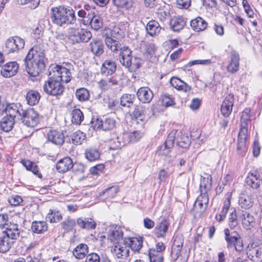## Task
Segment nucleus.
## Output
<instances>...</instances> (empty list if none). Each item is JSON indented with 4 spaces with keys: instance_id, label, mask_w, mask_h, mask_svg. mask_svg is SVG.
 <instances>
[{
    "instance_id": "1",
    "label": "nucleus",
    "mask_w": 262,
    "mask_h": 262,
    "mask_svg": "<svg viewBox=\"0 0 262 262\" xmlns=\"http://www.w3.org/2000/svg\"><path fill=\"white\" fill-rule=\"evenodd\" d=\"M45 58L44 51L38 46H34L28 52L25 62L26 69L31 76L36 77L45 69Z\"/></svg>"
},
{
    "instance_id": "2",
    "label": "nucleus",
    "mask_w": 262,
    "mask_h": 262,
    "mask_svg": "<svg viewBox=\"0 0 262 262\" xmlns=\"http://www.w3.org/2000/svg\"><path fill=\"white\" fill-rule=\"evenodd\" d=\"M50 17L53 24L59 26L74 24L76 20L75 12L72 8L63 6L52 8Z\"/></svg>"
},
{
    "instance_id": "3",
    "label": "nucleus",
    "mask_w": 262,
    "mask_h": 262,
    "mask_svg": "<svg viewBox=\"0 0 262 262\" xmlns=\"http://www.w3.org/2000/svg\"><path fill=\"white\" fill-rule=\"evenodd\" d=\"M105 42L107 48L112 52H116L120 49V62L123 66L127 69L128 71L130 72L131 50L129 47L124 46L121 48V44L118 40L108 35L105 37Z\"/></svg>"
},
{
    "instance_id": "4",
    "label": "nucleus",
    "mask_w": 262,
    "mask_h": 262,
    "mask_svg": "<svg viewBox=\"0 0 262 262\" xmlns=\"http://www.w3.org/2000/svg\"><path fill=\"white\" fill-rule=\"evenodd\" d=\"M224 239L228 249L234 248L238 252L243 250V244L241 236L237 231L230 232L228 228L224 230Z\"/></svg>"
},
{
    "instance_id": "5",
    "label": "nucleus",
    "mask_w": 262,
    "mask_h": 262,
    "mask_svg": "<svg viewBox=\"0 0 262 262\" xmlns=\"http://www.w3.org/2000/svg\"><path fill=\"white\" fill-rule=\"evenodd\" d=\"M42 88L43 92L48 95L56 97L61 95L64 90L62 83L52 75L48 80L45 81Z\"/></svg>"
},
{
    "instance_id": "6",
    "label": "nucleus",
    "mask_w": 262,
    "mask_h": 262,
    "mask_svg": "<svg viewBox=\"0 0 262 262\" xmlns=\"http://www.w3.org/2000/svg\"><path fill=\"white\" fill-rule=\"evenodd\" d=\"M69 39L73 43L88 42L92 38L90 31L83 29L70 28L68 32Z\"/></svg>"
},
{
    "instance_id": "7",
    "label": "nucleus",
    "mask_w": 262,
    "mask_h": 262,
    "mask_svg": "<svg viewBox=\"0 0 262 262\" xmlns=\"http://www.w3.org/2000/svg\"><path fill=\"white\" fill-rule=\"evenodd\" d=\"M21 122L27 126L34 127L36 126L39 122V114L34 110L30 108L27 110H21Z\"/></svg>"
},
{
    "instance_id": "8",
    "label": "nucleus",
    "mask_w": 262,
    "mask_h": 262,
    "mask_svg": "<svg viewBox=\"0 0 262 262\" xmlns=\"http://www.w3.org/2000/svg\"><path fill=\"white\" fill-rule=\"evenodd\" d=\"M52 75L61 83L63 82L68 83L71 80V75L69 70L60 66L56 65L50 67L49 75Z\"/></svg>"
},
{
    "instance_id": "9",
    "label": "nucleus",
    "mask_w": 262,
    "mask_h": 262,
    "mask_svg": "<svg viewBox=\"0 0 262 262\" xmlns=\"http://www.w3.org/2000/svg\"><path fill=\"white\" fill-rule=\"evenodd\" d=\"M25 46V41L18 36H14L8 38L4 48L5 52L9 54L18 52L22 50Z\"/></svg>"
},
{
    "instance_id": "10",
    "label": "nucleus",
    "mask_w": 262,
    "mask_h": 262,
    "mask_svg": "<svg viewBox=\"0 0 262 262\" xmlns=\"http://www.w3.org/2000/svg\"><path fill=\"white\" fill-rule=\"evenodd\" d=\"M176 133L177 131L174 130L170 132L164 144L158 148L157 154L161 156H167L169 154L174 145Z\"/></svg>"
},
{
    "instance_id": "11",
    "label": "nucleus",
    "mask_w": 262,
    "mask_h": 262,
    "mask_svg": "<svg viewBox=\"0 0 262 262\" xmlns=\"http://www.w3.org/2000/svg\"><path fill=\"white\" fill-rule=\"evenodd\" d=\"M79 20L85 26L90 25L92 29L95 31L99 30L103 25L102 19L100 16L96 15L95 13L85 19H79Z\"/></svg>"
},
{
    "instance_id": "12",
    "label": "nucleus",
    "mask_w": 262,
    "mask_h": 262,
    "mask_svg": "<svg viewBox=\"0 0 262 262\" xmlns=\"http://www.w3.org/2000/svg\"><path fill=\"white\" fill-rule=\"evenodd\" d=\"M47 140L56 145L60 146L64 141V136L62 131L57 129H51L47 133Z\"/></svg>"
},
{
    "instance_id": "13",
    "label": "nucleus",
    "mask_w": 262,
    "mask_h": 262,
    "mask_svg": "<svg viewBox=\"0 0 262 262\" xmlns=\"http://www.w3.org/2000/svg\"><path fill=\"white\" fill-rule=\"evenodd\" d=\"M20 232V231L18 228L17 224H11L7 225L6 230L3 231L2 234L6 237H8L14 244L15 241L19 237Z\"/></svg>"
},
{
    "instance_id": "14",
    "label": "nucleus",
    "mask_w": 262,
    "mask_h": 262,
    "mask_svg": "<svg viewBox=\"0 0 262 262\" xmlns=\"http://www.w3.org/2000/svg\"><path fill=\"white\" fill-rule=\"evenodd\" d=\"M144 112L145 107L143 105H139L135 107L132 117V125L140 124L143 126L145 119Z\"/></svg>"
},
{
    "instance_id": "15",
    "label": "nucleus",
    "mask_w": 262,
    "mask_h": 262,
    "mask_svg": "<svg viewBox=\"0 0 262 262\" xmlns=\"http://www.w3.org/2000/svg\"><path fill=\"white\" fill-rule=\"evenodd\" d=\"M2 107L4 108H0V115H3L5 112L8 116H11L14 119L16 117L17 115L21 116V106L19 104L11 103L7 104L6 107L2 105Z\"/></svg>"
},
{
    "instance_id": "16",
    "label": "nucleus",
    "mask_w": 262,
    "mask_h": 262,
    "mask_svg": "<svg viewBox=\"0 0 262 262\" xmlns=\"http://www.w3.org/2000/svg\"><path fill=\"white\" fill-rule=\"evenodd\" d=\"M247 137V130L245 128L240 129L237 143V151L239 155H243L247 151L246 141Z\"/></svg>"
},
{
    "instance_id": "17",
    "label": "nucleus",
    "mask_w": 262,
    "mask_h": 262,
    "mask_svg": "<svg viewBox=\"0 0 262 262\" xmlns=\"http://www.w3.org/2000/svg\"><path fill=\"white\" fill-rule=\"evenodd\" d=\"M116 122L113 118L110 117H103L102 119H97L95 127L103 130H110L115 126Z\"/></svg>"
},
{
    "instance_id": "18",
    "label": "nucleus",
    "mask_w": 262,
    "mask_h": 262,
    "mask_svg": "<svg viewBox=\"0 0 262 262\" xmlns=\"http://www.w3.org/2000/svg\"><path fill=\"white\" fill-rule=\"evenodd\" d=\"M234 102V97L233 95H228L224 99L221 107V111L223 115L228 117L232 110Z\"/></svg>"
},
{
    "instance_id": "19",
    "label": "nucleus",
    "mask_w": 262,
    "mask_h": 262,
    "mask_svg": "<svg viewBox=\"0 0 262 262\" xmlns=\"http://www.w3.org/2000/svg\"><path fill=\"white\" fill-rule=\"evenodd\" d=\"M18 68V64L16 62H9L2 67L1 73L5 77H10L16 74Z\"/></svg>"
},
{
    "instance_id": "20",
    "label": "nucleus",
    "mask_w": 262,
    "mask_h": 262,
    "mask_svg": "<svg viewBox=\"0 0 262 262\" xmlns=\"http://www.w3.org/2000/svg\"><path fill=\"white\" fill-rule=\"evenodd\" d=\"M138 99L142 103H149L152 100L154 95L152 92L148 87H141L137 92Z\"/></svg>"
},
{
    "instance_id": "21",
    "label": "nucleus",
    "mask_w": 262,
    "mask_h": 262,
    "mask_svg": "<svg viewBox=\"0 0 262 262\" xmlns=\"http://www.w3.org/2000/svg\"><path fill=\"white\" fill-rule=\"evenodd\" d=\"M230 56L231 59L227 70L230 73H234L239 69L240 57L239 54L234 50L231 51Z\"/></svg>"
},
{
    "instance_id": "22",
    "label": "nucleus",
    "mask_w": 262,
    "mask_h": 262,
    "mask_svg": "<svg viewBox=\"0 0 262 262\" xmlns=\"http://www.w3.org/2000/svg\"><path fill=\"white\" fill-rule=\"evenodd\" d=\"M56 169L59 172H66L73 166L72 160L69 157H65L59 160L56 163Z\"/></svg>"
},
{
    "instance_id": "23",
    "label": "nucleus",
    "mask_w": 262,
    "mask_h": 262,
    "mask_svg": "<svg viewBox=\"0 0 262 262\" xmlns=\"http://www.w3.org/2000/svg\"><path fill=\"white\" fill-rule=\"evenodd\" d=\"M169 226V223L167 220H162L155 227L154 229L155 234L158 238L165 237Z\"/></svg>"
},
{
    "instance_id": "24",
    "label": "nucleus",
    "mask_w": 262,
    "mask_h": 262,
    "mask_svg": "<svg viewBox=\"0 0 262 262\" xmlns=\"http://www.w3.org/2000/svg\"><path fill=\"white\" fill-rule=\"evenodd\" d=\"M89 247L85 244L78 245L73 250V254L77 259H83L88 254Z\"/></svg>"
},
{
    "instance_id": "25",
    "label": "nucleus",
    "mask_w": 262,
    "mask_h": 262,
    "mask_svg": "<svg viewBox=\"0 0 262 262\" xmlns=\"http://www.w3.org/2000/svg\"><path fill=\"white\" fill-rule=\"evenodd\" d=\"M183 244V241L181 236H177L173 241L171 248V255L173 258H178L180 254Z\"/></svg>"
},
{
    "instance_id": "26",
    "label": "nucleus",
    "mask_w": 262,
    "mask_h": 262,
    "mask_svg": "<svg viewBox=\"0 0 262 262\" xmlns=\"http://www.w3.org/2000/svg\"><path fill=\"white\" fill-rule=\"evenodd\" d=\"M190 26L195 32H199L206 29L207 23L199 16L191 20Z\"/></svg>"
},
{
    "instance_id": "27",
    "label": "nucleus",
    "mask_w": 262,
    "mask_h": 262,
    "mask_svg": "<svg viewBox=\"0 0 262 262\" xmlns=\"http://www.w3.org/2000/svg\"><path fill=\"white\" fill-rule=\"evenodd\" d=\"M15 119L11 116H6L2 118L0 122L1 129L5 132L11 131L14 127Z\"/></svg>"
},
{
    "instance_id": "28",
    "label": "nucleus",
    "mask_w": 262,
    "mask_h": 262,
    "mask_svg": "<svg viewBox=\"0 0 262 262\" xmlns=\"http://www.w3.org/2000/svg\"><path fill=\"white\" fill-rule=\"evenodd\" d=\"M241 217L244 228L250 230L253 227L255 219L252 214L248 212L243 211Z\"/></svg>"
},
{
    "instance_id": "29",
    "label": "nucleus",
    "mask_w": 262,
    "mask_h": 262,
    "mask_svg": "<svg viewBox=\"0 0 262 262\" xmlns=\"http://www.w3.org/2000/svg\"><path fill=\"white\" fill-rule=\"evenodd\" d=\"M122 236L123 233L121 230L119 228H116L109 231L107 240L114 245L118 244L119 242L122 239Z\"/></svg>"
},
{
    "instance_id": "30",
    "label": "nucleus",
    "mask_w": 262,
    "mask_h": 262,
    "mask_svg": "<svg viewBox=\"0 0 262 262\" xmlns=\"http://www.w3.org/2000/svg\"><path fill=\"white\" fill-rule=\"evenodd\" d=\"M116 70V63L114 61L108 60L103 63L101 68V72L105 76L112 75Z\"/></svg>"
},
{
    "instance_id": "31",
    "label": "nucleus",
    "mask_w": 262,
    "mask_h": 262,
    "mask_svg": "<svg viewBox=\"0 0 262 262\" xmlns=\"http://www.w3.org/2000/svg\"><path fill=\"white\" fill-rule=\"evenodd\" d=\"M161 29L159 23L154 20L149 21L146 27L147 32L151 36L159 34Z\"/></svg>"
},
{
    "instance_id": "32",
    "label": "nucleus",
    "mask_w": 262,
    "mask_h": 262,
    "mask_svg": "<svg viewBox=\"0 0 262 262\" xmlns=\"http://www.w3.org/2000/svg\"><path fill=\"white\" fill-rule=\"evenodd\" d=\"M20 163L25 167L27 170L32 172V173L39 178L42 177V174L39 172L38 166L35 163L30 160L26 159H22L20 161Z\"/></svg>"
},
{
    "instance_id": "33",
    "label": "nucleus",
    "mask_w": 262,
    "mask_h": 262,
    "mask_svg": "<svg viewBox=\"0 0 262 262\" xmlns=\"http://www.w3.org/2000/svg\"><path fill=\"white\" fill-rule=\"evenodd\" d=\"M171 85L174 88L187 92L190 90L191 88L180 79L172 77L170 81Z\"/></svg>"
},
{
    "instance_id": "34",
    "label": "nucleus",
    "mask_w": 262,
    "mask_h": 262,
    "mask_svg": "<svg viewBox=\"0 0 262 262\" xmlns=\"http://www.w3.org/2000/svg\"><path fill=\"white\" fill-rule=\"evenodd\" d=\"M46 219L51 223H58L62 219V213L58 210L56 209H49Z\"/></svg>"
},
{
    "instance_id": "35",
    "label": "nucleus",
    "mask_w": 262,
    "mask_h": 262,
    "mask_svg": "<svg viewBox=\"0 0 262 262\" xmlns=\"http://www.w3.org/2000/svg\"><path fill=\"white\" fill-rule=\"evenodd\" d=\"M40 98L39 93L34 90L29 91L26 97V100L28 104L31 106H33L37 104Z\"/></svg>"
},
{
    "instance_id": "36",
    "label": "nucleus",
    "mask_w": 262,
    "mask_h": 262,
    "mask_svg": "<svg viewBox=\"0 0 262 262\" xmlns=\"http://www.w3.org/2000/svg\"><path fill=\"white\" fill-rule=\"evenodd\" d=\"M85 158L90 162L96 161L100 158V152L96 147H89L85 150Z\"/></svg>"
},
{
    "instance_id": "37",
    "label": "nucleus",
    "mask_w": 262,
    "mask_h": 262,
    "mask_svg": "<svg viewBox=\"0 0 262 262\" xmlns=\"http://www.w3.org/2000/svg\"><path fill=\"white\" fill-rule=\"evenodd\" d=\"M91 51L96 56H100L103 52V45L102 42L99 39H94L91 42Z\"/></svg>"
},
{
    "instance_id": "38",
    "label": "nucleus",
    "mask_w": 262,
    "mask_h": 262,
    "mask_svg": "<svg viewBox=\"0 0 262 262\" xmlns=\"http://www.w3.org/2000/svg\"><path fill=\"white\" fill-rule=\"evenodd\" d=\"M186 21L181 17H175L171 19L170 26L173 31L178 32L182 30L186 25Z\"/></svg>"
},
{
    "instance_id": "39",
    "label": "nucleus",
    "mask_w": 262,
    "mask_h": 262,
    "mask_svg": "<svg viewBox=\"0 0 262 262\" xmlns=\"http://www.w3.org/2000/svg\"><path fill=\"white\" fill-rule=\"evenodd\" d=\"M239 204L242 208L250 209L253 204V200L251 196L242 194L239 199Z\"/></svg>"
},
{
    "instance_id": "40",
    "label": "nucleus",
    "mask_w": 262,
    "mask_h": 262,
    "mask_svg": "<svg viewBox=\"0 0 262 262\" xmlns=\"http://www.w3.org/2000/svg\"><path fill=\"white\" fill-rule=\"evenodd\" d=\"M13 244L11 241H10L3 234L0 236V252H7L10 250Z\"/></svg>"
},
{
    "instance_id": "41",
    "label": "nucleus",
    "mask_w": 262,
    "mask_h": 262,
    "mask_svg": "<svg viewBox=\"0 0 262 262\" xmlns=\"http://www.w3.org/2000/svg\"><path fill=\"white\" fill-rule=\"evenodd\" d=\"M31 229L34 232L42 233L47 230L48 226L45 222L34 221L32 224Z\"/></svg>"
},
{
    "instance_id": "42",
    "label": "nucleus",
    "mask_w": 262,
    "mask_h": 262,
    "mask_svg": "<svg viewBox=\"0 0 262 262\" xmlns=\"http://www.w3.org/2000/svg\"><path fill=\"white\" fill-rule=\"evenodd\" d=\"M143 237L139 235L135 234L132 236V251L139 252L143 246Z\"/></svg>"
},
{
    "instance_id": "43",
    "label": "nucleus",
    "mask_w": 262,
    "mask_h": 262,
    "mask_svg": "<svg viewBox=\"0 0 262 262\" xmlns=\"http://www.w3.org/2000/svg\"><path fill=\"white\" fill-rule=\"evenodd\" d=\"M251 110L249 108H246L242 112L241 118V128H245L248 131L247 125L250 121Z\"/></svg>"
},
{
    "instance_id": "44",
    "label": "nucleus",
    "mask_w": 262,
    "mask_h": 262,
    "mask_svg": "<svg viewBox=\"0 0 262 262\" xmlns=\"http://www.w3.org/2000/svg\"><path fill=\"white\" fill-rule=\"evenodd\" d=\"M177 141L178 145L184 148L188 147L191 143L189 137L181 133L178 134Z\"/></svg>"
},
{
    "instance_id": "45",
    "label": "nucleus",
    "mask_w": 262,
    "mask_h": 262,
    "mask_svg": "<svg viewBox=\"0 0 262 262\" xmlns=\"http://www.w3.org/2000/svg\"><path fill=\"white\" fill-rule=\"evenodd\" d=\"M75 96L80 102L86 101L90 98L89 91L85 88L78 89L76 91Z\"/></svg>"
},
{
    "instance_id": "46",
    "label": "nucleus",
    "mask_w": 262,
    "mask_h": 262,
    "mask_svg": "<svg viewBox=\"0 0 262 262\" xmlns=\"http://www.w3.org/2000/svg\"><path fill=\"white\" fill-rule=\"evenodd\" d=\"M94 13L95 12L89 5H84L83 8L78 11L77 15L81 19H85Z\"/></svg>"
},
{
    "instance_id": "47",
    "label": "nucleus",
    "mask_w": 262,
    "mask_h": 262,
    "mask_svg": "<svg viewBox=\"0 0 262 262\" xmlns=\"http://www.w3.org/2000/svg\"><path fill=\"white\" fill-rule=\"evenodd\" d=\"M84 118L82 112L80 110L76 108L72 112V122L75 124H80Z\"/></svg>"
},
{
    "instance_id": "48",
    "label": "nucleus",
    "mask_w": 262,
    "mask_h": 262,
    "mask_svg": "<svg viewBox=\"0 0 262 262\" xmlns=\"http://www.w3.org/2000/svg\"><path fill=\"white\" fill-rule=\"evenodd\" d=\"M150 262H163L164 257L161 253H159L155 249H150L148 253Z\"/></svg>"
},
{
    "instance_id": "49",
    "label": "nucleus",
    "mask_w": 262,
    "mask_h": 262,
    "mask_svg": "<svg viewBox=\"0 0 262 262\" xmlns=\"http://www.w3.org/2000/svg\"><path fill=\"white\" fill-rule=\"evenodd\" d=\"M122 31L119 27H114L112 29H106L104 30V36L106 37L107 35L112 37L116 39H118L121 34H122Z\"/></svg>"
},
{
    "instance_id": "50",
    "label": "nucleus",
    "mask_w": 262,
    "mask_h": 262,
    "mask_svg": "<svg viewBox=\"0 0 262 262\" xmlns=\"http://www.w3.org/2000/svg\"><path fill=\"white\" fill-rule=\"evenodd\" d=\"M85 134L80 130L75 132L72 138L73 143L76 145L81 144L85 140Z\"/></svg>"
},
{
    "instance_id": "51",
    "label": "nucleus",
    "mask_w": 262,
    "mask_h": 262,
    "mask_svg": "<svg viewBox=\"0 0 262 262\" xmlns=\"http://www.w3.org/2000/svg\"><path fill=\"white\" fill-rule=\"evenodd\" d=\"M259 176L257 177L251 173L247 178L246 182L247 185L250 186L252 188L257 189L260 186Z\"/></svg>"
},
{
    "instance_id": "52",
    "label": "nucleus",
    "mask_w": 262,
    "mask_h": 262,
    "mask_svg": "<svg viewBox=\"0 0 262 262\" xmlns=\"http://www.w3.org/2000/svg\"><path fill=\"white\" fill-rule=\"evenodd\" d=\"M61 227L67 231H71L76 225V222L73 219L68 217L61 223Z\"/></svg>"
},
{
    "instance_id": "53",
    "label": "nucleus",
    "mask_w": 262,
    "mask_h": 262,
    "mask_svg": "<svg viewBox=\"0 0 262 262\" xmlns=\"http://www.w3.org/2000/svg\"><path fill=\"white\" fill-rule=\"evenodd\" d=\"M120 104L123 108L122 109L124 111H127L131 105V95H123L120 100Z\"/></svg>"
},
{
    "instance_id": "54",
    "label": "nucleus",
    "mask_w": 262,
    "mask_h": 262,
    "mask_svg": "<svg viewBox=\"0 0 262 262\" xmlns=\"http://www.w3.org/2000/svg\"><path fill=\"white\" fill-rule=\"evenodd\" d=\"M231 210H232V212L229 215V226L230 228L233 229L238 225L237 216L234 208L231 209Z\"/></svg>"
},
{
    "instance_id": "55",
    "label": "nucleus",
    "mask_w": 262,
    "mask_h": 262,
    "mask_svg": "<svg viewBox=\"0 0 262 262\" xmlns=\"http://www.w3.org/2000/svg\"><path fill=\"white\" fill-rule=\"evenodd\" d=\"M124 246L121 250V254H122V258L129 256V248H131V237H128L124 241Z\"/></svg>"
},
{
    "instance_id": "56",
    "label": "nucleus",
    "mask_w": 262,
    "mask_h": 262,
    "mask_svg": "<svg viewBox=\"0 0 262 262\" xmlns=\"http://www.w3.org/2000/svg\"><path fill=\"white\" fill-rule=\"evenodd\" d=\"M161 105L167 107L174 104L173 99L169 95L164 94L161 97Z\"/></svg>"
},
{
    "instance_id": "57",
    "label": "nucleus",
    "mask_w": 262,
    "mask_h": 262,
    "mask_svg": "<svg viewBox=\"0 0 262 262\" xmlns=\"http://www.w3.org/2000/svg\"><path fill=\"white\" fill-rule=\"evenodd\" d=\"M119 191L118 187L117 186H113L105 189L103 192V194H106L108 198H113Z\"/></svg>"
},
{
    "instance_id": "58",
    "label": "nucleus",
    "mask_w": 262,
    "mask_h": 262,
    "mask_svg": "<svg viewBox=\"0 0 262 262\" xmlns=\"http://www.w3.org/2000/svg\"><path fill=\"white\" fill-rule=\"evenodd\" d=\"M199 200H196L194 204V210L199 214H202L206 209L207 206L199 202Z\"/></svg>"
},
{
    "instance_id": "59",
    "label": "nucleus",
    "mask_w": 262,
    "mask_h": 262,
    "mask_svg": "<svg viewBox=\"0 0 262 262\" xmlns=\"http://www.w3.org/2000/svg\"><path fill=\"white\" fill-rule=\"evenodd\" d=\"M212 63L211 59H205V60H194L188 62V66L191 67L195 64H202L204 66H208Z\"/></svg>"
},
{
    "instance_id": "60",
    "label": "nucleus",
    "mask_w": 262,
    "mask_h": 262,
    "mask_svg": "<svg viewBox=\"0 0 262 262\" xmlns=\"http://www.w3.org/2000/svg\"><path fill=\"white\" fill-rule=\"evenodd\" d=\"M8 202L12 206H18L23 202L21 198L18 195H14L11 196L9 199Z\"/></svg>"
},
{
    "instance_id": "61",
    "label": "nucleus",
    "mask_w": 262,
    "mask_h": 262,
    "mask_svg": "<svg viewBox=\"0 0 262 262\" xmlns=\"http://www.w3.org/2000/svg\"><path fill=\"white\" fill-rule=\"evenodd\" d=\"M145 53L149 55L150 57L152 56L155 53L156 47L152 43H145Z\"/></svg>"
},
{
    "instance_id": "62",
    "label": "nucleus",
    "mask_w": 262,
    "mask_h": 262,
    "mask_svg": "<svg viewBox=\"0 0 262 262\" xmlns=\"http://www.w3.org/2000/svg\"><path fill=\"white\" fill-rule=\"evenodd\" d=\"M123 246H119L118 244L114 245L112 248L111 252L117 258H122V254H121V250L123 249Z\"/></svg>"
},
{
    "instance_id": "63",
    "label": "nucleus",
    "mask_w": 262,
    "mask_h": 262,
    "mask_svg": "<svg viewBox=\"0 0 262 262\" xmlns=\"http://www.w3.org/2000/svg\"><path fill=\"white\" fill-rule=\"evenodd\" d=\"M85 262H100V258L96 253H91L86 255Z\"/></svg>"
},
{
    "instance_id": "64",
    "label": "nucleus",
    "mask_w": 262,
    "mask_h": 262,
    "mask_svg": "<svg viewBox=\"0 0 262 262\" xmlns=\"http://www.w3.org/2000/svg\"><path fill=\"white\" fill-rule=\"evenodd\" d=\"M114 3L116 6L128 10L131 7L128 0H114Z\"/></svg>"
}]
</instances>
